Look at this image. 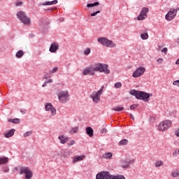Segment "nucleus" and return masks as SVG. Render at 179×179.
<instances>
[{
	"label": "nucleus",
	"instance_id": "obj_7",
	"mask_svg": "<svg viewBox=\"0 0 179 179\" xmlns=\"http://www.w3.org/2000/svg\"><path fill=\"white\" fill-rule=\"evenodd\" d=\"M20 174H25V179L33 178V171L27 166H20L19 168Z\"/></svg>",
	"mask_w": 179,
	"mask_h": 179
},
{
	"label": "nucleus",
	"instance_id": "obj_32",
	"mask_svg": "<svg viewBox=\"0 0 179 179\" xmlns=\"http://www.w3.org/2000/svg\"><path fill=\"white\" fill-rule=\"evenodd\" d=\"M78 131H79L78 127H73L70 131V134H76V132H78Z\"/></svg>",
	"mask_w": 179,
	"mask_h": 179
},
{
	"label": "nucleus",
	"instance_id": "obj_48",
	"mask_svg": "<svg viewBox=\"0 0 179 179\" xmlns=\"http://www.w3.org/2000/svg\"><path fill=\"white\" fill-rule=\"evenodd\" d=\"M46 83H52V79H49L48 80L45 81Z\"/></svg>",
	"mask_w": 179,
	"mask_h": 179
},
{
	"label": "nucleus",
	"instance_id": "obj_16",
	"mask_svg": "<svg viewBox=\"0 0 179 179\" xmlns=\"http://www.w3.org/2000/svg\"><path fill=\"white\" fill-rule=\"evenodd\" d=\"M58 3V0H53L52 1H45L43 3H40L39 6H50L51 5H57Z\"/></svg>",
	"mask_w": 179,
	"mask_h": 179
},
{
	"label": "nucleus",
	"instance_id": "obj_52",
	"mask_svg": "<svg viewBox=\"0 0 179 179\" xmlns=\"http://www.w3.org/2000/svg\"><path fill=\"white\" fill-rule=\"evenodd\" d=\"M176 64L179 65V59H178L177 61L176 62Z\"/></svg>",
	"mask_w": 179,
	"mask_h": 179
},
{
	"label": "nucleus",
	"instance_id": "obj_23",
	"mask_svg": "<svg viewBox=\"0 0 179 179\" xmlns=\"http://www.w3.org/2000/svg\"><path fill=\"white\" fill-rule=\"evenodd\" d=\"M86 132L90 138H92V136H93V129H92V127H87L86 128Z\"/></svg>",
	"mask_w": 179,
	"mask_h": 179
},
{
	"label": "nucleus",
	"instance_id": "obj_36",
	"mask_svg": "<svg viewBox=\"0 0 179 179\" xmlns=\"http://www.w3.org/2000/svg\"><path fill=\"white\" fill-rule=\"evenodd\" d=\"M172 177H178L179 172L178 171H173L171 173Z\"/></svg>",
	"mask_w": 179,
	"mask_h": 179
},
{
	"label": "nucleus",
	"instance_id": "obj_4",
	"mask_svg": "<svg viewBox=\"0 0 179 179\" xmlns=\"http://www.w3.org/2000/svg\"><path fill=\"white\" fill-rule=\"evenodd\" d=\"M96 179H125V177L122 176H113L108 172H100L96 174Z\"/></svg>",
	"mask_w": 179,
	"mask_h": 179
},
{
	"label": "nucleus",
	"instance_id": "obj_41",
	"mask_svg": "<svg viewBox=\"0 0 179 179\" xmlns=\"http://www.w3.org/2000/svg\"><path fill=\"white\" fill-rule=\"evenodd\" d=\"M173 86H177L178 87H179V80H176L173 81Z\"/></svg>",
	"mask_w": 179,
	"mask_h": 179
},
{
	"label": "nucleus",
	"instance_id": "obj_47",
	"mask_svg": "<svg viewBox=\"0 0 179 179\" xmlns=\"http://www.w3.org/2000/svg\"><path fill=\"white\" fill-rule=\"evenodd\" d=\"M175 135L179 138V128L175 131Z\"/></svg>",
	"mask_w": 179,
	"mask_h": 179
},
{
	"label": "nucleus",
	"instance_id": "obj_51",
	"mask_svg": "<svg viewBox=\"0 0 179 179\" xmlns=\"http://www.w3.org/2000/svg\"><path fill=\"white\" fill-rule=\"evenodd\" d=\"M130 117H131V120H135V117H134V115H132V114H130Z\"/></svg>",
	"mask_w": 179,
	"mask_h": 179
},
{
	"label": "nucleus",
	"instance_id": "obj_27",
	"mask_svg": "<svg viewBox=\"0 0 179 179\" xmlns=\"http://www.w3.org/2000/svg\"><path fill=\"white\" fill-rule=\"evenodd\" d=\"M100 5V3L98 1L94 2L93 3H87V8H94V6H99Z\"/></svg>",
	"mask_w": 179,
	"mask_h": 179
},
{
	"label": "nucleus",
	"instance_id": "obj_15",
	"mask_svg": "<svg viewBox=\"0 0 179 179\" xmlns=\"http://www.w3.org/2000/svg\"><path fill=\"white\" fill-rule=\"evenodd\" d=\"M59 50V44L58 43L54 42L50 45V47L49 48L50 52H57Z\"/></svg>",
	"mask_w": 179,
	"mask_h": 179
},
{
	"label": "nucleus",
	"instance_id": "obj_11",
	"mask_svg": "<svg viewBox=\"0 0 179 179\" xmlns=\"http://www.w3.org/2000/svg\"><path fill=\"white\" fill-rule=\"evenodd\" d=\"M148 12H149L148 8H143L139 15L137 17V20H144V19H146L148 17Z\"/></svg>",
	"mask_w": 179,
	"mask_h": 179
},
{
	"label": "nucleus",
	"instance_id": "obj_45",
	"mask_svg": "<svg viewBox=\"0 0 179 179\" xmlns=\"http://www.w3.org/2000/svg\"><path fill=\"white\" fill-rule=\"evenodd\" d=\"M157 63L158 64H163V58H159L157 60Z\"/></svg>",
	"mask_w": 179,
	"mask_h": 179
},
{
	"label": "nucleus",
	"instance_id": "obj_3",
	"mask_svg": "<svg viewBox=\"0 0 179 179\" xmlns=\"http://www.w3.org/2000/svg\"><path fill=\"white\" fill-rule=\"evenodd\" d=\"M16 16L18 20H20L23 24H25V26H30V24L31 23V19L27 16V14L26 12L23 10H19L16 13Z\"/></svg>",
	"mask_w": 179,
	"mask_h": 179
},
{
	"label": "nucleus",
	"instance_id": "obj_39",
	"mask_svg": "<svg viewBox=\"0 0 179 179\" xmlns=\"http://www.w3.org/2000/svg\"><path fill=\"white\" fill-rule=\"evenodd\" d=\"M58 71V67H55L50 71V73H55Z\"/></svg>",
	"mask_w": 179,
	"mask_h": 179
},
{
	"label": "nucleus",
	"instance_id": "obj_1",
	"mask_svg": "<svg viewBox=\"0 0 179 179\" xmlns=\"http://www.w3.org/2000/svg\"><path fill=\"white\" fill-rule=\"evenodd\" d=\"M94 72H100L105 75H110V73H111V71L108 69V64L98 62L93 66H90L85 69L83 71V75L84 76L87 75L93 76L95 73Z\"/></svg>",
	"mask_w": 179,
	"mask_h": 179
},
{
	"label": "nucleus",
	"instance_id": "obj_18",
	"mask_svg": "<svg viewBox=\"0 0 179 179\" xmlns=\"http://www.w3.org/2000/svg\"><path fill=\"white\" fill-rule=\"evenodd\" d=\"M58 139L60 141V143L62 145H65L68 141H69V138L67 136H65L64 135H62L58 137Z\"/></svg>",
	"mask_w": 179,
	"mask_h": 179
},
{
	"label": "nucleus",
	"instance_id": "obj_28",
	"mask_svg": "<svg viewBox=\"0 0 179 179\" xmlns=\"http://www.w3.org/2000/svg\"><path fill=\"white\" fill-rule=\"evenodd\" d=\"M164 162L163 161H157L155 163V167H162V166H164Z\"/></svg>",
	"mask_w": 179,
	"mask_h": 179
},
{
	"label": "nucleus",
	"instance_id": "obj_54",
	"mask_svg": "<svg viewBox=\"0 0 179 179\" xmlns=\"http://www.w3.org/2000/svg\"><path fill=\"white\" fill-rule=\"evenodd\" d=\"M34 36L33 34H31L30 35V37H34Z\"/></svg>",
	"mask_w": 179,
	"mask_h": 179
},
{
	"label": "nucleus",
	"instance_id": "obj_56",
	"mask_svg": "<svg viewBox=\"0 0 179 179\" xmlns=\"http://www.w3.org/2000/svg\"><path fill=\"white\" fill-rule=\"evenodd\" d=\"M0 2H1V0H0Z\"/></svg>",
	"mask_w": 179,
	"mask_h": 179
},
{
	"label": "nucleus",
	"instance_id": "obj_53",
	"mask_svg": "<svg viewBox=\"0 0 179 179\" xmlns=\"http://www.w3.org/2000/svg\"><path fill=\"white\" fill-rule=\"evenodd\" d=\"M48 10H54V8H52L50 9H48Z\"/></svg>",
	"mask_w": 179,
	"mask_h": 179
},
{
	"label": "nucleus",
	"instance_id": "obj_14",
	"mask_svg": "<svg viewBox=\"0 0 179 179\" xmlns=\"http://www.w3.org/2000/svg\"><path fill=\"white\" fill-rule=\"evenodd\" d=\"M135 161L134 159H124L122 162V167L123 169H128L130 164H134Z\"/></svg>",
	"mask_w": 179,
	"mask_h": 179
},
{
	"label": "nucleus",
	"instance_id": "obj_2",
	"mask_svg": "<svg viewBox=\"0 0 179 179\" xmlns=\"http://www.w3.org/2000/svg\"><path fill=\"white\" fill-rule=\"evenodd\" d=\"M129 94L134 96L137 100H143V101H149L150 97L153 96L152 93L145 92L143 91H138L132 90L129 92Z\"/></svg>",
	"mask_w": 179,
	"mask_h": 179
},
{
	"label": "nucleus",
	"instance_id": "obj_12",
	"mask_svg": "<svg viewBox=\"0 0 179 179\" xmlns=\"http://www.w3.org/2000/svg\"><path fill=\"white\" fill-rule=\"evenodd\" d=\"M145 67H139L133 73L132 76L133 78H139L145 73Z\"/></svg>",
	"mask_w": 179,
	"mask_h": 179
},
{
	"label": "nucleus",
	"instance_id": "obj_44",
	"mask_svg": "<svg viewBox=\"0 0 179 179\" xmlns=\"http://www.w3.org/2000/svg\"><path fill=\"white\" fill-rule=\"evenodd\" d=\"M107 132V129L106 128H102L101 129V134H106Z\"/></svg>",
	"mask_w": 179,
	"mask_h": 179
},
{
	"label": "nucleus",
	"instance_id": "obj_29",
	"mask_svg": "<svg viewBox=\"0 0 179 179\" xmlns=\"http://www.w3.org/2000/svg\"><path fill=\"white\" fill-rule=\"evenodd\" d=\"M142 40H148L149 38V34L148 33H143L141 34Z\"/></svg>",
	"mask_w": 179,
	"mask_h": 179
},
{
	"label": "nucleus",
	"instance_id": "obj_40",
	"mask_svg": "<svg viewBox=\"0 0 179 179\" xmlns=\"http://www.w3.org/2000/svg\"><path fill=\"white\" fill-rule=\"evenodd\" d=\"M100 12H101V10H98L97 11L91 13V16H92V17H94L96 16L98 13H100Z\"/></svg>",
	"mask_w": 179,
	"mask_h": 179
},
{
	"label": "nucleus",
	"instance_id": "obj_6",
	"mask_svg": "<svg viewBox=\"0 0 179 179\" xmlns=\"http://www.w3.org/2000/svg\"><path fill=\"white\" fill-rule=\"evenodd\" d=\"M98 43H101L102 45L108 47L109 48H115V43H113V41L108 40L107 38L101 37L97 39Z\"/></svg>",
	"mask_w": 179,
	"mask_h": 179
},
{
	"label": "nucleus",
	"instance_id": "obj_13",
	"mask_svg": "<svg viewBox=\"0 0 179 179\" xmlns=\"http://www.w3.org/2000/svg\"><path fill=\"white\" fill-rule=\"evenodd\" d=\"M45 111H51L52 115H55L57 114V109L52 106L51 103H48L45 105Z\"/></svg>",
	"mask_w": 179,
	"mask_h": 179
},
{
	"label": "nucleus",
	"instance_id": "obj_9",
	"mask_svg": "<svg viewBox=\"0 0 179 179\" xmlns=\"http://www.w3.org/2000/svg\"><path fill=\"white\" fill-rule=\"evenodd\" d=\"M179 10V7L174 8H171L170 10L167 13V14L165 15L166 20H168V22H171L176 16H177V12Z\"/></svg>",
	"mask_w": 179,
	"mask_h": 179
},
{
	"label": "nucleus",
	"instance_id": "obj_34",
	"mask_svg": "<svg viewBox=\"0 0 179 179\" xmlns=\"http://www.w3.org/2000/svg\"><path fill=\"white\" fill-rule=\"evenodd\" d=\"M31 134H33L32 131H27L24 134L23 136H24V138H27V136H30V135H31Z\"/></svg>",
	"mask_w": 179,
	"mask_h": 179
},
{
	"label": "nucleus",
	"instance_id": "obj_26",
	"mask_svg": "<svg viewBox=\"0 0 179 179\" xmlns=\"http://www.w3.org/2000/svg\"><path fill=\"white\" fill-rule=\"evenodd\" d=\"M118 145H119V146H125L126 145H128V140L127 139L121 140L118 143Z\"/></svg>",
	"mask_w": 179,
	"mask_h": 179
},
{
	"label": "nucleus",
	"instance_id": "obj_30",
	"mask_svg": "<svg viewBox=\"0 0 179 179\" xmlns=\"http://www.w3.org/2000/svg\"><path fill=\"white\" fill-rule=\"evenodd\" d=\"M172 155H173V157H177V156H178V155H179V149L175 148Z\"/></svg>",
	"mask_w": 179,
	"mask_h": 179
},
{
	"label": "nucleus",
	"instance_id": "obj_22",
	"mask_svg": "<svg viewBox=\"0 0 179 179\" xmlns=\"http://www.w3.org/2000/svg\"><path fill=\"white\" fill-rule=\"evenodd\" d=\"M103 159H106L107 160H110V159H113V153L111 152H107L105 153L103 155Z\"/></svg>",
	"mask_w": 179,
	"mask_h": 179
},
{
	"label": "nucleus",
	"instance_id": "obj_20",
	"mask_svg": "<svg viewBox=\"0 0 179 179\" xmlns=\"http://www.w3.org/2000/svg\"><path fill=\"white\" fill-rule=\"evenodd\" d=\"M15 129H12L10 131H8L7 133L5 134L6 138H11V136H13L15 135Z\"/></svg>",
	"mask_w": 179,
	"mask_h": 179
},
{
	"label": "nucleus",
	"instance_id": "obj_8",
	"mask_svg": "<svg viewBox=\"0 0 179 179\" xmlns=\"http://www.w3.org/2000/svg\"><path fill=\"white\" fill-rule=\"evenodd\" d=\"M59 101L60 103H68L69 101V92L68 91H60L58 94Z\"/></svg>",
	"mask_w": 179,
	"mask_h": 179
},
{
	"label": "nucleus",
	"instance_id": "obj_43",
	"mask_svg": "<svg viewBox=\"0 0 179 179\" xmlns=\"http://www.w3.org/2000/svg\"><path fill=\"white\" fill-rule=\"evenodd\" d=\"M168 51H169V49L167 48H164L162 50V52H164V54H167Z\"/></svg>",
	"mask_w": 179,
	"mask_h": 179
},
{
	"label": "nucleus",
	"instance_id": "obj_55",
	"mask_svg": "<svg viewBox=\"0 0 179 179\" xmlns=\"http://www.w3.org/2000/svg\"><path fill=\"white\" fill-rule=\"evenodd\" d=\"M48 77H47V76H45V79H48Z\"/></svg>",
	"mask_w": 179,
	"mask_h": 179
},
{
	"label": "nucleus",
	"instance_id": "obj_31",
	"mask_svg": "<svg viewBox=\"0 0 179 179\" xmlns=\"http://www.w3.org/2000/svg\"><path fill=\"white\" fill-rule=\"evenodd\" d=\"M112 110L113 111H122V110H124V107H121V106H116L115 108H113Z\"/></svg>",
	"mask_w": 179,
	"mask_h": 179
},
{
	"label": "nucleus",
	"instance_id": "obj_19",
	"mask_svg": "<svg viewBox=\"0 0 179 179\" xmlns=\"http://www.w3.org/2000/svg\"><path fill=\"white\" fill-rule=\"evenodd\" d=\"M84 157H85V155L74 157L73 159L72 163L75 164V163H78V162H82V160H83Z\"/></svg>",
	"mask_w": 179,
	"mask_h": 179
},
{
	"label": "nucleus",
	"instance_id": "obj_24",
	"mask_svg": "<svg viewBox=\"0 0 179 179\" xmlns=\"http://www.w3.org/2000/svg\"><path fill=\"white\" fill-rule=\"evenodd\" d=\"M23 55H24V52L22 50H18L15 54L16 58H22Z\"/></svg>",
	"mask_w": 179,
	"mask_h": 179
},
{
	"label": "nucleus",
	"instance_id": "obj_35",
	"mask_svg": "<svg viewBox=\"0 0 179 179\" xmlns=\"http://www.w3.org/2000/svg\"><path fill=\"white\" fill-rule=\"evenodd\" d=\"M90 52H91L90 48H87V49L84 51L85 55H89V54H90Z\"/></svg>",
	"mask_w": 179,
	"mask_h": 179
},
{
	"label": "nucleus",
	"instance_id": "obj_5",
	"mask_svg": "<svg viewBox=\"0 0 179 179\" xmlns=\"http://www.w3.org/2000/svg\"><path fill=\"white\" fill-rule=\"evenodd\" d=\"M171 125H173V122H171V120H164L157 126V130L160 131L161 132L166 131L171 127Z\"/></svg>",
	"mask_w": 179,
	"mask_h": 179
},
{
	"label": "nucleus",
	"instance_id": "obj_33",
	"mask_svg": "<svg viewBox=\"0 0 179 179\" xmlns=\"http://www.w3.org/2000/svg\"><path fill=\"white\" fill-rule=\"evenodd\" d=\"M122 87V84L120 82H117V83H115V85H114L115 89H120Z\"/></svg>",
	"mask_w": 179,
	"mask_h": 179
},
{
	"label": "nucleus",
	"instance_id": "obj_42",
	"mask_svg": "<svg viewBox=\"0 0 179 179\" xmlns=\"http://www.w3.org/2000/svg\"><path fill=\"white\" fill-rule=\"evenodd\" d=\"M137 107H138V105L134 103L130 106V110H135Z\"/></svg>",
	"mask_w": 179,
	"mask_h": 179
},
{
	"label": "nucleus",
	"instance_id": "obj_10",
	"mask_svg": "<svg viewBox=\"0 0 179 179\" xmlns=\"http://www.w3.org/2000/svg\"><path fill=\"white\" fill-rule=\"evenodd\" d=\"M103 90H104V86H102L99 91L96 92L95 93H93L91 95L90 97L91 99H92V101L94 103H95V104H97V103L100 101V97L101 94H103Z\"/></svg>",
	"mask_w": 179,
	"mask_h": 179
},
{
	"label": "nucleus",
	"instance_id": "obj_46",
	"mask_svg": "<svg viewBox=\"0 0 179 179\" xmlns=\"http://www.w3.org/2000/svg\"><path fill=\"white\" fill-rule=\"evenodd\" d=\"M4 173H9V167H5L3 169Z\"/></svg>",
	"mask_w": 179,
	"mask_h": 179
},
{
	"label": "nucleus",
	"instance_id": "obj_25",
	"mask_svg": "<svg viewBox=\"0 0 179 179\" xmlns=\"http://www.w3.org/2000/svg\"><path fill=\"white\" fill-rule=\"evenodd\" d=\"M8 122H12V124H20V119L19 118L9 119Z\"/></svg>",
	"mask_w": 179,
	"mask_h": 179
},
{
	"label": "nucleus",
	"instance_id": "obj_38",
	"mask_svg": "<svg viewBox=\"0 0 179 179\" xmlns=\"http://www.w3.org/2000/svg\"><path fill=\"white\" fill-rule=\"evenodd\" d=\"M23 5V1H19L15 2V6H22Z\"/></svg>",
	"mask_w": 179,
	"mask_h": 179
},
{
	"label": "nucleus",
	"instance_id": "obj_21",
	"mask_svg": "<svg viewBox=\"0 0 179 179\" xmlns=\"http://www.w3.org/2000/svg\"><path fill=\"white\" fill-rule=\"evenodd\" d=\"M9 162V158L6 157H0V164H6Z\"/></svg>",
	"mask_w": 179,
	"mask_h": 179
},
{
	"label": "nucleus",
	"instance_id": "obj_49",
	"mask_svg": "<svg viewBox=\"0 0 179 179\" xmlns=\"http://www.w3.org/2000/svg\"><path fill=\"white\" fill-rule=\"evenodd\" d=\"M20 113H22V114H26V110H20Z\"/></svg>",
	"mask_w": 179,
	"mask_h": 179
},
{
	"label": "nucleus",
	"instance_id": "obj_50",
	"mask_svg": "<svg viewBox=\"0 0 179 179\" xmlns=\"http://www.w3.org/2000/svg\"><path fill=\"white\" fill-rule=\"evenodd\" d=\"M45 86H47V82L46 81L42 85V87H45Z\"/></svg>",
	"mask_w": 179,
	"mask_h": 179
},
{
	"label": "nucleus",
	"instance_id": "obj_17",
	"mask_svg": "<svg viewBox=\"0 0 179 179\" xmlns=\"http://www.w3.org/2000/svg\"><path fill=\"white\" fill-rule=\"evenodd\" d=\"M58 3V0H53L52 1H45L43 3H40L39 6H50L51 5H57Z\"/></svg>",
	"mask_w": 179,
	"mask_h": 179
},
{
	"label": "nucleus",
	"instance_id": "obj_37",
	"mask_svg": "<svg viewBox=\"0 0 179 179\" xmlns=\"http://www.w3.org/2000/svg\"><path fill=\"white\" fill-rule=\"evenodd\" d=\"M76 143L75 140H71L70 142L67 143L68 146H73Z\"/></svg>",
	"mask_w": 179,
	"mask_h": 179
}]
</instances>
